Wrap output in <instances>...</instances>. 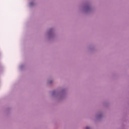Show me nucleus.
<instances>
[{
  "instance_id": "f257e3e1",
  "label": "nucleus",
  "mask_w": 129,
  "mask_h": 129,
  "mask_svg": "<svg viewBox=\"0 0 129 129\" xmlns=\"http://www.w3.org/2000/svg\"><path fill=\"white\" fill-rule=\"evenodd\" d=\"M86 129H89V127H86Z\"/></svg>"
}]
</instances>
